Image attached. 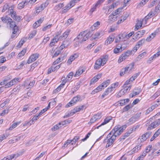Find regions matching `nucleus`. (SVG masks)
Instances as JSON below:
<instances>
[{
	"instance_id": "nucleus-39",
	"label": "nucleus",
	"mask_w": 160,
	"mask_h": 160,
	"mask_svg": "<svg viewBox=\"0 0 160 160\" xmlns=\"http://www.w3.org/2000/svg\"><path fill=\"white\" fill-rule=\"evenodd\" d=\"M158 0H153L150 3V4L148 5V8H151L153 7L156 3L158 1Z\"/></svg>"
},
{
	"instance_id": "nucleus-10",
	"label": "nucleus",
	"mask_w": 160,
	"mask_h": 160,
	"mask_svg": "<svg viewBox=\"0 0 160 160\" xmlns=\"http://www.w3.org/2000/svg\"><path fill=\"white\" fill-rule=\"evenodd\" d=\"M145 32V30H142L138 32L136 34V36H135V38H136L138 39L140 37H142V36Z\"/></svg>"
},
{
	"instance_id": "nucleus-33",
	"label": "nucleus",
	"mask_w": 160,
	"mask_h": 160,
	"mask_svg": "<svg viewBox=\"0 0 160 160\" xmlns=\"http://www.w3.org/2000/svg\"><path fill=\"white\" fill-rule=\"evenodd\" d=\"M26 40L25 38L22 39L18 43L17 46L20 48L23 45V44L26 42Z\"/></svg>"
},
{
	"instance_id": "nucleus-59",
	"label": "nucleus",
	"mask_w": 160,
	"mask_h": 160,
	"mask_svg": "<svg viewBox=\"0 0 160 160\" xmlns=\"http://www.w3.org/2000/svg\"><path fill=\"white\" fill-rule=\"evenodd\" d=\"M22 18L21 16L17 15L14 18V20L16 21L20 22Z\"/></svg>"
},
{
	"instance_id": "nucleus-49",
	"label": "nucleus",
	"mask_w": 160,
	"mask_h": 160,
	"mask_svg": "<svg viewBox=\"0 0 160 160\" xmlns=\"http://www.w3.org/2000/svg\"><path fill=\"white\" fill-rule=\"evenodd\" d=\"M132 107V105L131 104H129L126 106H125L124 108V111H128L129 109L131 108Z\"/></svg>"
},
{
	"instance_id": "nucleus-31",
	"label": "nucleus",
	"mask_w": 160,
	"mask_h": 160,
	"mask_svg": "<svg viewBox=\"0 0 160 160\" xmlns=\"http://www.w3.org/2000/svg\"><path fill=\"white\" fill-rule=\"evenodd\" d=\"M110 80L109 79H108L105 81L103 82L101 84L102 85L103 88L106 87L110 83Z\"/></svg>"
},
{
	"instance_id": "nucleus-30",
	"label": "nucleus",
	"mask_w": 160,
	"mask_h": 160,
	"mask_svg": "<svg viewBox=\"0 0 160 160\" xmlns=\"http://www.w3.org/2000/svg\"><path fill=\"white\" fill-rule=\"evenodd\" d=\"M145 39H142L138 42L137 44H136L137 48H139L145 42Z\"/></svg>"
},
{
	"instance_id": "nucleus-56",
	"label": "nucleus",
	"mask_w": 160,
	"mask_h": 160,
	"mask_svg": "<svg viewBox=\"0 0 160 160\" xmlns=\"http://www.w3.org/2000/svg\"><path fill=\"white\" fill-rule=\"evenodd\" d=\"M36 32L35 31H34L31 33L29 35V37H28V39H30L31 38H32L36 35Z\"/></svg>"
},
{
	"instance_id": "nucleus-12",
	"label": "nucleus",
	"mask_w": 160,
	"mask_h": 160,
	"mask_svg": "<svg viewBox=\"0 0 160 160\" xmlns=\"http://www.w3.org/2000/svg\"><path fill=\"white\" fill-rule=\"evenodd\" d=\"M44 20L43 18H40L39 20H38L37 22H35L33 24V27L34 28H37L41 24L42 22Z\"/></svg>"
},
{
	"instance_id": "nucleus-19",
	"label": "nucleus",
	"mask_w": 160,
	"mask_h": 160,
	"mask_svg": "<svg viewBox=\"0 0 160 160\" xmlns=\"http://www.w3.org/2000/svg\"><path fill=\"white\" fill-rule=\"evenodd\" d=\"M19 154L18 153L12 154L11 155L7 156L6 158V160H12V159L14 158L15 157L16 158L19 156Z\"/></svg>"
},
{
	"instance_id": "nucleus-41",
	"label": "nucleus",
	"mask_w": 160,
	"mask_h": 160,
	"mask_svg": "<svg viewBox=\"0 0 160 160\" xmlns=\"http://www.w3.org/2000/svg\"><path fill=\"white\" fill-rule=\"evenodd\" d=\"M9 23L10 25V27L12 28H15V27H17V26L15 22L13 21H12V19L11 21H10V22Z\"/></svg>"
},
{
	"instance_id": "nucleus-17",
	"label": "nucleus",
	"mask_w": 160,
	"mask_h": 160,
	"mask_svg": "<svg viewBox=\"0 0 160 160\" xmlns=\"http://www.w3.org/2000/svg\"><path fill=\"white\" fill-rule=\"evenodd\" d=\"M104 88L102 86V85L101 84L99 85L96 89H95L94 90L92 91V94H95V93H97L99 91H101L102 89H103Z\"/></svg>"
},
{
	"instance_id": "nucleus-4",
	"label": "nucleus",
	"mask_w": 160,
	"mask_h": 160,
	"mask_svg": "<svg viewBox=\"0 0 160 160\" xmlns=\"http://www.w3.org/2000/svg\"><path fill=\"white\" fill-rule=\"evenodd\" d=\"M19 79L18 78H14L10 81L9 82H7L6 84L5 85V88H8L11 87L13 85L15 84L17 82H18Z\"/></svg>"
},
{
	"instance_id": "nucleus-38",
	"label": "nucleus",
	"mask_w": 160,
	"mask_h": 160,
	"mask_svg": "<svg viewBox=\"0 0 160 160\" xmlns=\"http://www.w3.org/2000/svg\"><path fill=\"white\" fill-rule=\"evenodd\" d=\"M58 35H56L54 38L51 40L52 42H54L55 43H56L59 40H61V38L59 37L58 38Z\"/></svg>"
},
{
	"instance_id": "nucleus-16",
	"label": "nucleus",
	"mask_w": 160,
	"mask_h": 160,
	"mask_svg": "<svg viewBox=\"0 0 160 160\" xmlns=\"http://www.w3.org/2000/svg\"><path fill=\"white\" fill-rule=\"evenodd\" d=\"M70 31V30H69L66 31L61 36L59 37L61 38V40H63L66 38L69 35Z\"/></svg>"
},
{
	"instance_id": "nucleus-18",
	"label": "nucleus",
	"mask_w": 160,
	"mask_h": 160,
	"mask_svg": "<svg viewBox=\"0 0 160 160\" xmlns=\"http://www.w3.org/2000/svg\"><path fill=\"white\" fill-rule=\"evenodd\" d=\"M69 42L67 40H64L60 47V49L62 50L64 48L67 47L69 45Z\"/></svg>"
},
{
	"instance_id": "nucleus-37",
	"label": "nucleus",
	"mask_w": 160,
	"mask_h": 160,
	"mask_svg": "<svg viewBox=\"0 0 160 160\" xmlns=\"http://www.w3.org/2000/svg\"><path fill=\"white\" fill-rule=\"evenodd\" d=\"M134 63L132 62L129 64L128 65V66L127 67H126V68H127V70L129 71L131 70L133 68L134 66Z\"/></svg>"
},
{
	"instance_id": "nucleus-58",
	"label": "nucleus",
	"mask_w": 160,
	"mask_h": 160,
	"mask_svg": "<svg viewBox=\"0 0 160 160\" xmlns=\"http://www.w3.org/2000/svg\"><path fill=\"white\" fill-rule=\"evenodd\" d=\"M123 9V8H119L118 9H117L115 11V14H119L120 12H121V10Z\"/></svg>"
},
{
	"instance_id": "nucleus-54",
	"label": "nucleus",
	"mask_w": 160,
	"mask_h": 160,
	"mask_svg": "<svg viewBox=\"0 0 160 160\" xmlns=\"http://www.w3.org/2000/svg\"><path fill=\"white\" fill-rule=\"evenodd\" d=\"M52 24H49L47 26L44 27L42 29V30L43 31H45L47 30L50 28L52 26Z\"/></svg>"
},
{
	"instance_id": "nucleus-1",
	"label": "nucleus",
	"mask_w": 160,
	"mask_h": 160,
	"mask_svg": "<svg viewBox=\"0 0 160 160\" xmlns=\"http://www.w3.org/2000/svg\"><path fill=\"white\" fill-rule=\"evenodd\" d=\"M127 127L126 125H124L122 126L119 125L116 126L110 132L107 136V139L108 138L107 142H108L106 148H107L113 143L117 136L119 135Z\"/></svg>"
},
{
	"instance_id": "nucleus-63",
	"label": "nucleus",
	"mask_w": 160,
	"mask_h": 160,
	"mask_svg": "<svg viewBox=\"0 0 160 160\" xmlns=\"http://www.w3.org/2000/svg\"><path fill=\"white\" fill-rule=\"evenodd\" d=\"M155 126L156 127L158 126L159 124H160V118L158 119V120L155 121L154 122Z\"/></svg>"
},
{
	"instance_id": "nucleus-6",
	"label": "nucleus",
	"mask_w": 160,
	"mask_h": 160,
	"mask_svg": "<svg viewBox=\"0 0 160 160\" xmlns=\"http://www.w3.org/2000/svg\"><path fill=\"white\" fill-rule=\"evenodd\" d=\"M39 54L38 53L33 54L31 55L29 58L27 63L29 64L36 60L38 58Z\"/></svg>"
},
{
	"instance_id": "nucleus-40",
	"label": "nucleus",
	"mask_w": 160,
	"mask_h": 160,
	"mask_svg": "<svg viewBox=\"0 0 160 160\" xmlns=\"http://www.w3.org/2000/svg\"><path fill=\"white\" fill-rule=\"evenodd\" d=\"M73 75V72H69V73L67 76L66 78H67L68 80V81L71 79L72 78V77Z\"/></svg>"
},
{
	"instance_id": "nucleus-44",
	"label": "nucleus",
	"mask_w": 160,
	"mask_h": 160,
	"mask_svg": "<svg viewBox=\"0 0 160 160\" xmlns=\"http://www.w3.org/2000/svg\"><path fill=\"white\" fill-rule=\"evenodd\" d=\"M19 122H15L13 123L9 128V130H12V129L15 128L19 124Z\"/></svg>"
},
{
	"instance_id": "nucleus-28",
	"label": "nucleus",
	"mask_w": 160,
	"mask_h": 160,
	"mask_svg": "<svg viewBox=\"0 0 160 160\" xmlns=\"http://www.w3.org/2000/svg\"><path fill=\"white\" fill-rule=\"evenodd\" d=\"M63 57H60L58 58L53 63V65H56L60 62L62 61L63 59Z\"/></svg>"
},
{
	"instance_id": "nucleus-23",
	"label": "nucleus",
	"mask_w": 160,
	"mask_h": 160,
	"mask_svg": "<svg viewBox=\"0 0 160 160\" xmlns=\"http://www.w3.org/2000/svg\"><path fill=\"white\" fill-rule=\"evenodd\" d=\"M114 40V37L113 35L110 36L106 41L107 42L108 44H110L112 43Z\"/></svg>"
},
{
	"instance_id": "nucleus-25",
	"label": "nucleus",
	"mask_w": 160,
	"mask_h": 160,
	"mask_svg": "<svg viewBox=\"0 0 160 160\" xmlns=\"http://www.w3.org/2000/svg\"><path fill=\"white\" fill-rule=\"evenodd\" d=\"M124 44H118L116 45V48L124 50L127 48V45L125 46H123Z\"/></svg>"
},
{
	"instance_id": "nucleus-15",
	"label": "nucleus",
	"mask_w": 160,
	"mask_h": 160,
	"mask_svg": "<svg viewBox=\"0 0 160 160\" xmlns=\"http://www.w3.org/2000/svg\"><path fill=\"white\" fill-rule=\"evenodd\" d=\"M102 64L100 60L99 59L97 60L96 61L94 67V68L95 69H98L101 67V66H102Z\"/></svg>"
},
{
	"instance_id": "nucleus-46",
	"label": "nucleus",
	"mask_w": 160,
	"mask_h": 160,
	"mask_svg": "<svg viewBox=\"0 0 160 160\" xmlns=\"http://www.w3.org/2000/svg\"><path fill=\"white\" fill-rule=\"evenodd\" d=\"M75 59L72 57V56H70L67 61V63L68 65L70 64L72 61H73Z\"/></svg>"
},
{
	"instance_id": "nucleus-43",
	"label": "nucleus",
	"mask_w": 160,
	"mask_h": 160,
	"mask_svg": "<svg viewBox=\"0 0 160 160\" xmlns=\"http://www.w3.org/2000/svg\"><path fill=\"white\" fill-rule=\"evenodd\" d=\"M155 127H156L155 126V123L153 122L149 125V127H148L147 129L148 130H151L152 129H153V128H154Z\"/></svg>"
},
{
	"instance_id": "nucleus-21",
	"label": "nucleus",
	"mask_w": 160,
	"mask_h": 160,
	"mask_svg": "<svg viewBox=\"0 0 160 160\" xmlns=\"http://www.w3.org/2000/svg\"><path fill=\"white\" fill-rule=\"evenodd\" d=\"M156 35V34L155 32L152 33L149 36V37L147 38L146 39V41L148 42L150 41L155 37Z\"/></svg>"
},
{
	"instance_id": "nucleus-55",
	"label": "nucleus",
	"mask_w": 160,
	"mask_h": 160,
	"mask_svg": "<svg viewBox=\"0 0 160 160\" xmlns=\"http://www.w3.org/2000/svg\"><path fill=\"white\" fill-rule=\"evenodd\" d=\"M8 137V135H5L4 134H2L0 136V142L2 141L3 140L5 139Z\"/></svg>"
},
{
	"instance_id": "nucleus-11",
	"label": "nucleus",
	"mask_w": 160,
	"mask_h": 160,
	"mask_svg": "<svg viewBox=\"0 0 160 160\" xmlns=\"http://www.w3.org/2000/svg\"><path fill=\"white\" fill-rule=\"evenodd\" d=\"M2 21L4 23H8L11 21L12 19L8 16H6L1 18Z\"/></svg>"
},
{
	"instance_id": "nucleus-3",
	"label": "nucleus",
	"mask_w": 160,
	"mask_h": 160,
	"mask_svg": "<svg viewBox=\"0 0 160 160\" xmlns=\"http://www.w3.org/2000/svg\"><path fill=\"white\" fill-rule=\"evenodd\" d=\"M141 112L137 113L134 115L132 117L128 120V123L130 124H132L137 121L140 118Z\"/></svg>"
},
{
	"instance_id": "nucleus-62",
	"label": "nucleus",
	"mask_w": 160,
	"mask_h": 160,
	"mask_svg": "<svg viewBox=\"0 0 160 160\" xmlns=\"http://www.w3.org/2000/svg\"><path fill=\"white\" fill-rule=\"evenodd\" d=\"M9 6L8 4H6L3 6V9L2 10V12H4L8 8H9Z\"/></svg>"
},
{
	"instance_id": "nucleus-47",
	"label": "nucleus",
	"mask_w": 160,
	"mask_h": 160,
	"mask_svg": "<svg viewBox=\"0 0 160 160\" xmlns=\"http://www.w3.org/2000/svg\"><path fill=\"white\" fill-rule=\"evenodd\" d=\"M96 116H93L92 118L90 120V122H89L88 124L90 123L92 124V123L95 122L97 120V118H95Z\"/></svg>"
},
{
	"instance_id": "nucleus-9",
	"label": "nucleus",
	"mask_w": 160,
	"mask_h": 160,
	"mask_svg": "<svg viewBox=\"0 0 160 160\" xmlns=\"http://www.w3.org/2000/svg\"><path fill=\"white\" fill-rule=\"evenodd\" d=\"M156 16V15L155 13L153 12V11L152 9L151 11L149 13L148 15L146 16L142 20L143 21H145V23H146L148 19L149 18H151L152 16Z\"/></svg>"
},
{
	"instance_id": "nucleus-20",
	"label": "nucleus",
	"mask_w": 160,
	"mask_h": 160,
	"mask_svg": "<svg viewBox=\"0 0 160 160\" xmlns=\"http://www.w3.org/2000/svg\"><path fill=\"white\" fill-rule=\"evenodd\" d=\"M117 17H114V16H112V15L111 14L108 17L109 19L108 20L109 22L111 23L115 22L117 20Z\"/></svg>"
},
{
	"instance_id": "nucleus-36",
	"label": "nucleus",
	"mask_w": 160,
	"mask_h": 160,
	"mask_svg": "<svg viewBox=\"0 0 160 160\" xmlns=\"http://www.w3.org/2000/svg\"><path fill=\"white\" fill-rule=\"evenodd\" d=\"M99 59L100 60L102 64V66L104 65L106 63L107 61L106 57H103L102 58H99Z\"/></svg>"
},
{
	"instance_id": "nucleus-2",
	"label": "nucleus",
	"mask_w": 160,
	"mask_h": 160,
	"mask_svg": "<svg viewBox=\"0 0 160 160\" xmlns=\"http://www.w3.org/2000/svg\"><path fill=\"white\" fill-rule=\"evenodd\" d=\"M81 98V96L80 95H78L76 97L73 98L71 101L68 103L66 106V107L68 108L70 106H72L75 104Z\"/></svg>"
},
{
	"instance_id": "nucleus-14",
	"label": "nucleus",
	"mask_w": 160,
	"mask_h": 160,
	"mask_svg": "<svg viewBox=\"0 0 160 160\" xmlns=\"http://www.w3.org/2000/svg\"><path fill=\"white\" fill-rule=\"evenodd\" d=\"M79 0H72L67 5L68 9H70L71 7H73L75 5L76 3L78 2Z\"/></svg>"
},
{
	"instance_id": "nucleus-27",
	"label": "nucleus",
	"mask_w": 160,
	"mask_h": 160,
	"mask_svg": "<svg viewBox=\"0 0 160 160\" xmlns=\"http://www.w3.org/2000/svg\"><path fill=\"white\" fill-rule=\"evenodd\" d=\"M141 92V90L140 88H137L134 89L133 91V94L135 95H138Z\"/></svg>"
},
{
	"instance_id": "nucleus-32",
	"label": "nucleus",
	"mask_w": 160,
	"mask_h": 160,
	"mask_svg": "<svg viewBox=\"0 0 160 160\" xmlns=\"http://www.w3.org/2000/svg\"><path fill=\"white\" fill-rule=\"evenodd\" d=\"M27 48H24L23 50L21 51L18 54V57L19 58L23 56L26 52Z\"/></svg>"
},
{
	"instance_id": "nucleus-5",
	"label": "nucleus",
	"mask_w": 160,
	"mask_h": 160,
	"mask_svg": "<svg viewBox=\"0 0 160 160\" xmlns=\"http://www.w3.org/2000/svg\"><path fill=\"white\" fill-rule=\"evenodd\" d=\"M85 31V32L83 34L84 35H83L84 37H83L81 41H79L80 42H82L86 41L89 37H91L93 34L92 32L91 31H89L88 32H87V31Z\"/></svg>"
},
{
	"instance_id": "nucleus-22",
	"label": "nucleus",
	"mask_w": 160,
	"mask_h": 160,
	"mask_svg": "<svg viewBox=\"0 0 160 160\" xmlns=\"http://www.w3.org/2000/svg\"><path fill=\"white\" fill-rule=\"evenodd\" d=\"M112 117L111 116L107 117L105 119L104 121L101 123V125H104L107 124L109 122L110 120H112Z\"/></svg>"
},
{
	"instance_id": "nucleus-45",
	"label": "nucleus",
	"mask_w": 160,
	"mask_h": 160,
	"mask_svg": "<svg viewBox=\"0 0 160 160\" xmlns=\"http://www.w3.org/2000/svg\"><path fill=\"white\" fill-rule=\"evenodd\" d=\"M61 127V126H59L58 124L54 125L51 129L52 131H55L59 129Z\"/></svg>"
},
{
	"instance_id": "nucleus-60",
	"label": "nucleus",
	"mask_w": 160,
	"mask_h": 160,
	"mask_svg": "<svg viewBox=\"0 0 160 160\" xmlns=\"http://www.w3.org/2000/svg\"><path fill=\"white\" fill-rule=\"evenodd\" d=\"M152 147V145H148L145 150V152H150Z\"/></svg>"
},
{
	"instance_id": "nucleus-34",
	"label": "nucleus",
	"mask_w": 160,
	"mask_h": 160,
	"mask_svg": "<svg viewBox=\"0 0 160 160\" xmlns=\"http://www.w3.org/2000/svg\"><path fill=\"white\" fill-rule=\"evenodd\" d=\"M127 68L125 67L124 68H123L122 69L120 73V75L121 76H123L128 71Z\"/></svg>"
},
{
	"instance_id": "nucleus-53",
	"label": "nucleus",
	"mask_w": 160,
	"mask_h": 160,
	"mask_svg": "<svg viewBox=\"0 0 160 160\" xmlns=\"http://www.w3.org/2000/svg\"><path fill=\"white\" fill-rule=\"evenodd\" d=\"M98 80L95 77H94L92 79H91L90 81V85H91L92 84L94 83L97 82Z\"/></svg>"
},
{
	"instance_id": "nucleus-35",
	"label": "nucleus",
	"mask_w": 160,
	"mask_h": 160,
	"mask_svg": "<svg viewBox=\"0 0 160 160\" xmlns=\"http://www.w3.org/2000/svg\"><path fill=\"white\" fill-rule=\"evenodd\" d=\"M125 94V92H124L123 89H121V90L119 91V92L118 93L117 97L118 98L121 97L122 95H124Z\"/></svg>"
},
{
	"instance_id": "nucleus-42",
	"label": "nucleus",
	"mask_w": 160,
	"mask_h": 160,
	"mask_svg": "<svg viewBox=\"0 0 160 160\" xmlns=\"http://www.w3.org/2000/svg\"><path fill=\"white\" fill-rule=\"evenodd\" d=\"M123 50L122 49H119V48H115L113 50V52L115 54H117L119 52H121Z\"/></svg>"
},
{
	"instance_id": "nucleus-52",
	"label": "nucleus",
	"mask_w": 160,
	"mask_h": 160,
	"mask_svg": "<svg viewBox=\"0 0 160 160\" xmlns=\"http://www.w3.org/2000/svg\"><path fill=\"white\" fill-rule=\"evenodd\" d=\"M35 81L34 80H33L32 82H30L28 86V87L26 88L27 89H28L33 87L35 84Z\"/></svg>"
},
{
	"instance_id": "nucleus-24",
	"label": "nucleus",
	"mask_w": 160,
	"mask_h": 160,
	"mask_svg": "<svg viewBox=\"0 0 160 160\" xmlns=\"http://www.w3.org/2000/svg\"><path fill=\"white\" fill-rule=\"evenodd\" d=\"M149 0H142L138 4L137 7L138 8L142 7L144 6Z\"/></svg>"
},
{
	"instance_id": "nucleus-50",
	"label": "nucleus",
	"mask_w": 160,
	"mask_h": 160,
	"mask_svg": "<svg viewBox=\"0 0 160 160\" xmlns=\"http://www.w3.org/2000/svg\"><path fill=\"white\" fill-rule=\"evenodd\" d=\"M81 109L80 108L77 107L74 108L73 110H72V111L73 112L72 113L74 114L76 112L79 111Z\"/></svg>"
},
{
	"instance_id": "nucleus-26",
	"label": "nucleus",
	"mask_w": 160,
	"mask_h": 160,
	"mask_svg": "<svg viewBox=\"0 0 160 160\" xmlns=\"http://www.w3.org/2000/svg\"><path fill=\"white\" fill-rule=\"evenodd\" d=\"M84 70L83 69H79L76 72L75 74L74 75V77H76L79 76L83 72Z\"/></svg>"
},
{
	"instance_id": "nucleus-7",
	"label": "nucleus",
	"mask_w": 160,
	"mask_h": 160,
	"mask_svg": "<svg viewBox=\"0 0 160 160\" xmlns=\"http://www.w3.org/2000/svg\"><path fill=\"white\" fill-rule=\"evenodd\" d=\"M86 31H84L80 33L78 35L77 37L74 39V40L76 42H78V44L79 43H82L79 41H81L83 37H84V35L83 34Z\"/></svg>"
},
{
	"instance_id": "nucleus-64",
	"label": "nucleus",
	"mask_w": 160,
	"mask_h": 160,
	"mask_svg": "<svg viewBox=\"0 0 160 160\" xmlns=\"http://www.w3.org/2000/svg\"><path fill=\"white\" fill-rule=\"evenodd\" d=\"M73 21V18H69L67 20L66 23H67V25H69L71 23H72Z\"/></svg>"
},
{
	"instance_id": "nucleus-61",
	"label": "nucleus",
	"mask_w": 160,
	"mask_h": 160,
	"mask_svg": "<svg viewBox=\"0 0 160 160\" xmlns=\"http://www.w3.org/2000/svg\"><path fill=\"white\" fill-rule=\"evenodd\" d=\"M10 14H11V17L13 18L17 16L16 12L15 11H13L12 12H10Z\"/></svg>"
},
{
	"instance_id": "nucleus-8",
	"label": "nucleus",
	"mask_w": 160,
	"mask_h": 160,
	"mask_svg": "<svg viewBox=\"0 0 160 160\" xmlns=\"http://www.w3.org/2000/svg\"><path fill=\"white\" fill-rule=\"evenodd\" d=\"M152 134V132H146L142 136L141 138V141L144 142L145 141L147 138H148Z\"/></svg>"
},
{
	"instance_id": "nucleus-57",
	"label": "nucleus",
	"mask_w": 160,
	"mask_h": 160,
	"mask_svg": "<svg viewBox=\"0 0 160 160\" xmlns=\"http://www.w3.org/2000/svg\"><path fill=\"white\" fill-rule=\"evenodd\" d=\"M72 112H73L72 110L69 113H68L66 115H65L63 117L64 118H66L73 115L74 113H73Z\"/></svg>"
},
{
	"instance_id": "nucleus-51",
	"label": "nucleus",
	"mask_w": 160,
	"mask_h": 160,
	"mask_svg": "<svg viewBox=\"0 0 160 160\" xmlns=\"http://www.w3.org/2000/svg\"><path fill=\"white\" fill-rule=\"evenodd\" d=\"M127 18V17L125 16L123 17L122 19H121L120 20H118V21L117 22V24H120L121 22H124L125 20H126Z\"/></svg>"
},
{
	"instance_id": "nucleus-48",
	"label": "nucleus",
	"mask_w": 160,
	"mask_h": 160,
	"mask_svg": "<svg viewBox=\"0 0 160 160\" xmlns=\"http://www.w3.org/2000/svg\"><path fill=\"white\" fill-rule=\"evenodd\" d=\"M125 99H123V100H120L119 101V102H117L116 103H118L117 105H118L119 104L120 106H122L124 105L125 103Z\"/></svg>"
},
{
	"instance_id": "nucleus-29",
	"label": "nucleus",
	"mask_w": 160,
	"mask_h": 160,
	"mask_svg": "<svg viewBox=\"0 0 160 160\" xmlns=\"http://www.w3.org/2000/svg\"><path fill=\"white\" fill-rule=\"evenodd\" d=\"M160 10V7L159 6V4L158 5L155 7V9L154 10H152L153 12H154L156 15V16H157L158 14L159 10Z\"/></svg>"
},
{
	"instance_id": "nucleus-13",
	"label": "nucleus",
	"mask_w": 160,
	"mask_h": 160,
	"mask_svg": "<svg viewBox=\"0 0 160 160\" xmlns=\"http://www.w3.org/2000/svg\"><path fill=\"white\" fill-rule=\"evenodd\" d=\"M46 3H43L42 4L41 6L38 7V8L36 9V13L38 14L39 12H41L47 6V5H46Z\"/></svg>"
}]
</instances>
